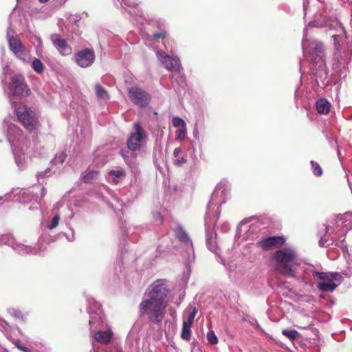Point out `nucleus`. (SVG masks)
<instances>
[{
    "instance_id": "obj_10",
    "label": "nucleus",
    "mask_w": 352,
    "mask_h": 352,
    "mask_svg": "<svg viewBox=\"0 0 352 352\" xmlns=\"http://www.w3.org/2000/svg\"><path fill=\"white\" fill-rule=\"evenodd\" d=\"M50 39L54 46L62 56H68L72 54V47L67 44V41L63 38L59 34H52Z\"/></svg>"
},
{
    "instance_id": "obj_4",
    "label": "nucleus",
    "mask_w": 352,
    "mask_h": 352,
    "mask_svg": "<svg viewBox=\"0 0 352 352\" xmlns=\"http://www.w3.org/2000/svg\"><path fill=\"white\" fill-rule=\"evenodd\" d=\"M312 275L317 280V288L325 292H333L338 287L334 281L341 278L338 273L313 272Z\"/></svg>"
},
{
    "instance_id": "obj_15",
    "label": "nucleus",
    "mask_w": 352,
    "mask_h": 352,
    "mask_svg": "<svg viewBox=\"0 0 352 352\" xmlns=\"http://www.w3.org/2000/svg\"><path fill=\"white\" fill-rule=\"evenodd\" d=\"M312 49L314 50L313 55H316L314 57L315 60L318 58L319 60H322V63H324L323 52H324V45L321 43H314L312 44Z\"/></svg>"
},
{
    "instance_id": "obj_8",
    "label": "nucleus",
    "mask_w": 352,
    "mask_h": 352,
    "mask_svg": "<svg viewBox=\"0 0 352 352\" xmlns=\"http://www.w3.org/2000/svg\"><path fill=\"white\" fill-rule=\"evenodd\" d=\"M285 241L286 239L283 236H268L261 238L256 242V245L263 251H269L283 246Z\"/></svg>"
},
{
    "instance_id": "obj_17",
    "label": "nucleus",
    "mask_w": 352,
    "mask_h": 352,
    "mask_svg": "<svg viewBox=\"0 0 352 352\" xmlns=\"http://www.w3.org/2000/svg\"><path fill=\"white\" fill-rule=\"evenodd\" d=\"M191 326L192 324H187L183 322L182 329L181 333V338L186 341H188L190 338L191 334Z\"/></svg>"
},
{
    "instance_id": "obj_1",
    "label": "nucleus",
    "mask_w": 352,
    "mask_h": 352,
    "mask_svg": "<svg viewBox=\"0 0 352 352\" xmlns=\"http://www.w3.org/2000/svg\"><path fill=\"white\" fill-rule=\"evenodd\" d=\"M168 293L164 282L156 280L148 289L147 298L142 300L139 305L140 316H146L151 323H161L166 313Z\"/></svg>"
},
{
    "instance_id": "obj_19",
    "label": "nucleus",
    "mask_w": 352,
    "mask_h": 352,
    "mask_svg": "<svg viewBox=\"0 0 352 352\" xmlns=\"http://www.w3.org/2000/svg\"><path fill=\"white\" fill-rule=\"evenodd\" d=\"M32 67L34 72L38 74H41L43 72L45 67L41 60L38 58H35L32 62Z\"/></svg>"
},
{
    "instance_id": "obj_11",
    "label": "nucleus",
    "mask_w": 352,
    "mask_h": 352,
    "mask_svg": "<svg viewBox=\"0 0 352 352\" xmlns=\"http://www.w3.org/2000/svg\"><path fill=\"white\" fill-rule=\"evenodd\" d=\"M8 45L10 50L17 56L23 55L24 46L21 41L16 37L10 36L8 38Z\"/></svg>"
},
{
    "instance_id": "obj_13",
    "label": "nucleus",
    "mask_w": 352,
    "mask_h": 352,
    "mask_svg": "<svg viewBox=\"0 0 352 352\" xmlns=\"http://www.w3.org/2000/svg\"><path fill=\"white\" fill-rule=\"evenodd\" d=\"M113 336V332L111 330L99 331L95 333V339L102 344H107L110 342Z\"/></svg>"
},
{
    "instance_id": "obj_26",
    "label": "nucleus",
    "mask_w": 352,
    "mask_h": 352,
    "mask_svg": "<svg viewBox=\"0 0 352 352\" xmlns=\"http://www.w3.org/2000/svg\"><path fill=\"white\" fill-rule=\"evenodd\" d=\"M155 40L164 39L167 36V32L165 30H160L158 32H155L153 34Z\"/></svg>"
},
{
    "instance_id": "obj_21",
    "label": "nucleus",
    "mask_w": 352,
    "mask_h": 352,
    "mask_svg": "<svg viewBox=\"0 0 352 352\" xmlns=\"http://www.w3.org/2000/svg\"><path fill=\"white\" fill-rule=\"evenodd\" d=\"M96 94L98 98L102 99H108L109 94L106 89L100 84H96L95 86Z\"/></svg>"
},
{
    "instance_id": "obj_7",
    "label": "nucleus",
    "mask_w": 352,
    "mask_h": 352,
    "mask_svg": "<svg viewBox=\"0 0 352 352\" xmlns=\"http://www.w3.org/2000/svg\"><path fill=\"white\" fill-rule=\"evenodd\" d=\"M134 131L131 133L127 142V147L130 151H136L140 149L142 142L147 138L146 133L139 122L133 124Z\"/></svg>"
},
{
    "instance_id": "obj_24",
    "label": "nucleus",
    "mask_w": 352,
    "mask_h": 352,
    "mask_svg": "<svg viewBox=\"0 0 352 352\" xmlns=\"http://www.w3.org/2000/svg\"><path fill=\"white\" fill-rule=\"evenodd\" d=\"M207 339L210 344H216L218 342V338L213 331H210L207 333Z\"/></svg>"
},
{
    "instance_id": "obj_29",
    "label": "nucleus",
    "mask_w": 352,
    "mask_h": 352,
    "mask_svg": "<svg viewBox=\"0 0 352 352\" xmlns=\"http://www.w3.org/2000/svg\"><path fill=\"white\" fill-rule=\"evenodd\" d=\"M186 134V129H182L177 131V139L179 140H182L184 139Z\"/></svg>"
},
{
    "instance_id": "obj_31",
    "label": "nucleus",
    "mask_w": 352,
    "mask_h": 352,
    "mask_svg": "<svg viewBox=\"0 0 352 352\" xmlns=\"http://www.w3.org/2000/svg\"><path fill=\"white\" fill-rule=\"evenodd\" d=\"M186 162V159H185L184 157H178L175 160V164L180 165L182 164H184Z\"/></svg>"
},
{
    "instance_id": "obj_30",
    "label": "nucleus",
    "mask_w": 352,
    "mask_h": 352,
    "mask_svg": "<svg viewBox=\"0 0 352 352\" xmlns=\"http://www.w3.org/2000/svg\"><path fill=\"white\" fill-rule=\"evenodd\" d=\"M157 56L158 59L161 61V63L163 64L165 58L169 57L170 56L167 55L164 52H157Z\"/></svg>"
},
{
    "instance_id": "obj_14",
    "label": "nucleus",
    "mask_w": 352,
    "mask_h": 352,
    "mask_svg": "<svg viewBox=\"0 0 352 352\" xmlns=\"http://www.w3.org/2000/svg\"><path fill=\"white\" fill-rule=\"evenodd\" d=\"M316 108L318 113L327 114L331 108V104L325 98H321L316 102Z\"/></svg>"
},
{
    "instance_id": "obj_18",
    "label": "nucleus",
    "mask_w": 352,
    "mask_h": 352,
    "mask_svg": "<svg viewBox=\"0 0 352 352\" xmlns=\"http://www.w3.org/2000/svg\"><path fill=\"white\" fill-rule=\"evenodd\" d=\"M175 234L177 238L182 241V242H188L190 241L189 236L185 230L181 227L178 226L175 230Z\"/></svg>"
},
{
    "instance_id": "obj_6",
    "label": "nucleus",
    "mask_w": 352,
    "mask_h": 352,
    "mask_svg": "<svg viewBox=\"0 0 352 352\" xmlns=\"http://www.w3.org/2000/svg\"><path fill=\"white\" fill-rule=\"evenodd\" d=\"M130 100L140 108L146 107L151 101V95L143 89L135 86L128 90Z\"/></svg>"
},
{
    "instance_id": "obj_28",
    "label": "nucleus",
    "mask_w": 352,
    "mask_h": 352,
    "mask_svg": "<svg viewBox=\"0 0 352 352\" xmlns=\"http://www.w3.org/2000/svg\"><path fill=\"white\" fill-rule=\"evenodd\" d=\"M60 220V216L56 214L52 219L50 225L48 226L50 229H54L58 226Z\"/></svg>"
},
{
    "instance_id": "obj_12",
    "label": "nucleus",
    "mask_w": 352,
    "mask_h": 352,
    "mask_svg": "<svg viewBox=\"0 0 352 352\" xmlns=\"http://www.w3.org/2000/svg\"><path fill=\"white\" fill-rule=\"evenodd\" d=\"M163 65L170 71L179 72L181 69L180 60L177 58L166 57L164 60Z\"/></svg>"
},
{
    "instance_id": "obj_23",
    "label": "nucleus",
    "mask_w": 352,
    "mask_h": 352,
    "mask_svg": "<svg viewBox=\"0 0 352 352\" xmlns=\"http://www.w3.org/2000/svg\"><path fill=\"white\" fill-rule=\"evenodd\" d=\"M313 170V173L315 176L319 177L322 175V169L320 164L314 161H311L310 162Z\"/></svg>"
},
{
    "instance_id": "obj_27",
    "label": "nucleus",
    "mask_w": 352,
    "mask_h": 352,
    "mask_svg": "<svg viewBox=\"0 0 352 352\" xmlns=\"http://www.w3.org/2000/svg\"><path fill=\"white\" fill-rule=\"evenodd\" d=\"M173 125L175 127L182 126L184 128L186 127L185 122L180 118H175L173 119Z\"/></svg>"
},
{
    "instance_id": "obj_20",
    "label": "nucleus",
    "mask_w": 352,
    "mask_h": 352,
    "mask_svg": "<svg viewBox=\"0 0 352 352\" xmlns=\"http://www.w3.org/2000/svg\"><path fill=\"white\" fill-rule=\"evenodd\" d=\"M98 175L99 171L98 170L89 171L82 177L83 182L87 184L91 183L94 179L97 178Z\"/></svg>"
},
{
    "instance_id": "obj_34",
    "label": "nucleus",
    "mask_w": 352,
    "mask_h": 352,
    "mask_svg": "<svg viewBox=\"0 0 352 352\" xmlns=\"http://www.w3.org/2000/svg\"><path fill=\"white\" fill-rule=\"evenodd\" d=\"M15 316L18 318H22V313L21 311H16Z\"/></svg>"
},
{
    "instance_id": "obj_33",
    "label": "nucleus",
    "mask_w": 352,
    "mask_h": 352,
    "mask_svg": "<svg viewBox=\"0 0 352 352\" xmlns=\"http://www.w3.org/2000/svg\"><path fill=\"white\" fill-rule=\"evenodd\" d=\"M182 153V149L181 148L179 147H177L176 148H175L174 150V152H173V155L174 156L176 157V158H178L179 157V155Z\"/></svg>"
},
{
    "instance_id": "obj_16",
    "label": "nucleus",
    "mask_w": 352,
    "mask_h": 352,
    "mask_svg": "<svg viewBox=\"0 0 352 352\" xmlns=\"http://www.w3.org/2000/svg\"><path fill=\"white\" fill-rule=\"evenodd\" d=\"M109 175L113 177V182L115 184H118L119 183V179L124 177L126 175V173L124 169H118V170H111L109 172Z\"/></svg>"
},
{
    "instance_id": "obj_5",
    "label": "nucleus",
    "mask_w": 352,
    "mask_h": 352,
    "mask_svg": "<svg viewBox=\"0 0 352 352\" xmlns=\"http://www.w3.org/2000/svg\"><path fill=\"white\" fill-rule=\"evenodd\" d=\"M10 89L13 97L17 100L23 99L29 96L31 93L25 77L19 74L11 77Z\"/></svg>"
},
{
    "instance_id": "obj_35",
    "label": "nucleus",
    "mask_w": 352,
    "mask_h": 352,
    "mask_svg": "<svg viewBox=\"0 0 352 352\" xmlns=\"http://www.w3.org/2000/svg\"><path fill=\"white\" fill-rule=\"evenodd\" d=\"M41 3H46L49 0H38Z\"/></svg>"
},
{
    "instance_id": "obj_32",
    "label": "nucleus",
    "mask_w": 352,
    "mask_h": 352,
    "mask_svg": "<svg viewBox=\"0 0 352 352\" xmlns=\"http://www.w3.org/2000/svg\"><path fill=\"white\" fill-rule=\"evenodd\" d=\"M15 345L20 351L23 352H30L28 348L21 346L19 343H16Z\"/></svg>"
},
{
    "instance_id": "obj_2",
    "label": "nucleus",
    "mask_w": 352,
    "mask_h": 352,
    "mask_svg": "<svg viewBox=\"0 0 352 352\" xmlns=\"http://www.w3.org/2000/svg\"><path fill=\"white\" fill-rule=\"evenodd\" d=\"M274 259L275 268L280 274L288 277H294L296 267L298 266L296 252L291 248L276 250Z\"/></svg>"
},
{
    "instance_id": "obj_22",
    "label": "nucleus",
    "mask_w": 352,
    "mask_h": 352,
    "mask_svg": "<svg viewBox=\"0 0 352 352\" xmlns=\"http://www.w3.org/2000/svg\"><path fill=\"white\" fill-rule=\"evenodd\" d=\"M282 334L289 338L291 341L296 340L300 336V333L295 329H283L282 331Z\"/></svg>"
},
{
    "instance_id": "obj_9",
    "label": "nucleus",
    "mask_w": 352,
    "mask_h": 352,
    "mask_svg": "<svg viewBox=\"0 0 352 352\" xmlns=\"http://www.w3.org/2000/svg\"><path fill=\"white\" fill-rule=\"evenodd\" d=\"M75 59L78 66L83 68L88 67L95 60V52L91 49L85 48L76 54Z\"/></svg>"
},
{
    "instance_id": "obj_3",
    "label": "nucleus",
    "mask_w": 352,
    "mask_h": 352,
    "mask_svg": "<svg viewBox=\"0 0 352 352\" xmlns=\"http://www.w3.org/2000/svg\"><path fill=\"white\" fill-rule=\"evenodd\" d=\"M18 121L30 133L40 126L37 113L27 105H23L15 109Z\"/></svg>"
},
{
    "instance_id": "obj_25",
    "label": "nucleus",
    "mask_w": 352,
    "mask_h": 352,
    "mask_svg": "<svg viewBox=\"0 0 352 352\" xmlns=\"http://www.w3.org/2000/svg\"><path fill=\"white\" fill-rule=\"evenodd\" d=\"M196 314L197 309L196 307H193L192 311L188 316L187 320H184L183 322L187 324H192Z\"/></svg>"
}]
</instances>
